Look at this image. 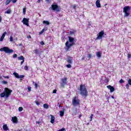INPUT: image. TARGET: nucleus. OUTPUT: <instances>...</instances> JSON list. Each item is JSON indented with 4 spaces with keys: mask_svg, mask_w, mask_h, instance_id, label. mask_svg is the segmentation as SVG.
Returning a JSON list of instances; mask_svg holds the SVG:
<instances>
[{
    "mask_svg": "<svg viewBox=\"0 0 131 131\" xmlns=\"http://www.w3.org/2000/svg\"><path fill=\"white\" fill-rule=\"evenodd\" d=\"M69 41H67L65 43L66 46V51L67 52H69L71 51L70 49H71L72 47L73 46H75V43L74 42V38L71 36H69Z\"/></svg>",
    "mask_w": 131,
    "mask_h": 131,
    "instance_id": "nucleus-1",
    "label": "nucleus"
},
{
    "mask_svg": "<svg viewBox=\"0 0 131 131\" xmlns=\"http://www.w3.org/2000/svg\"><path fill=\"white\" fill-rule=\"evenodd\" d=\"M80 95L84 98H86L89 96V92L85 85L81 84L79 86Z\"/></svg>",
    "mask_w": 131,
    "mask_h": 131,
    "instance_id": "nucleus-2",
    "label": "nucleus"
},
{
    "mask_svg": "<svg viewBox=\"0 0 131 131\" xmlns=\"http://www.w3.org/2000/svg\"><path fill=\"white\" fill-rule=\"evenodd\" d=\"M12 92H13V91L8 88H5L4 89V92L0 94L1 97L5 98V97H6V98H9V97L11 96Z\"/></svg>",
    "mask_w": 131,
    "mask_h": 131,
    "instance_id": "nucleus-3",
    "label": "nucleus"
},
{
    "mask_svg": "<svg viewBox=\"0 0 131 131\" xmlns=\"http://www.w3.org/2000/svg\"><path fill=\"white\" fill-rule=\"evenodd\" d=\"M72 103L74 106H78L80 105V100L78 99V96H75L72 99Z\"/></svg>",
    "mask_w": 131,
    "mask_h": 131,
    "instance_id": "nucleus-4",
    "label": "nucleus"
},
{
    "mask_svg": "<svg viewBox=\"0 0 131 131\" xmlns=\"http://www.w3.org/2000/svg\"><path fill=\"white\" fill-rule=\"evenodd\" d=\"M0 52H5L6 54H12L14 51L12 49H10L8 47H4L0 49Z\"/></svg>",
    "mask_w": 131,
    "mask_h": 131,
    "instance_id": "nucleus-5",
    "label": "nucleus"
},
{
    "mask_svg": "<svg viewBox=\"0 0 131 131\" xmlns=\"http://www.w3.org/2000/svg\"><path fill=\"white\" fill-rule=\"evenodd\" d=\"M129 11H130V7L129 6H125L123 8L124 17H128L129 16V13H128Z\"/></svg>",
    "mask_w": 131,
    "mask_h": 131,
    "instance_id": "nucleus-6",
    "label": "nucleus"
},
{
    "mask_svg": "<svg viewBox=\"0 0 131 131\" xmlns=\"http://www.w3.org/2000/svg\"><path fill=\"white\" fill-rule=\"evenodd\" d=\"M51 9L53 11H56V12H60V11H61V8H60V6H58L57 4L52 5Z\"/></svg>",
    "mask_w": 131,
    "mask_h": 131,
    "instance_id": "nucleus-7",
    "label": "nucleus"
},
{
    "mask_svg": "<svg viewBox=\"0 0 131 131\" xmlns=\"http://www.w3.org/2000/svg\"><path fill=\"white\" fill-rule=\"evenodd\" d=\"M61 82L60 83V86L61 88H65V85L67 84V77H64L61 79Z\"/></svg>",
    "mask_w": 131,
    "mask_h": 131,
    "instance_id": "nucleus-8",
    "label": "nucleus"
},
{
    "mask_svg": "<svg viewBox=\"0 0 131 131\" xmlns=\"http://www.w3.org/2000/svg\"><path fill=\"white\" fill-rule=\"evenodd\" d=\"M104 33H105L104 32L103 30L99 32L98 34L97 35V36L96 38V40H97L98 39H102V38H103V36Z\"/></svg>",
    "mask_w": 131,
    "mask_h": 131,
    "instance_id": "nucleus-9",
    "label": "nucleus"
},
{
    "mask_svg": "<svg viewBox=\"0 0 131 131\" xmlns=\"http://www.w3.org/2000/svg\"><path fill=\"white\" fill-rule=\"evenodd\" d=\"M21 22L24 25H26V26L29 27V18H26L24 17Z\"/></svg>",
    "mask_w": 131,
    "mask_h": 131,
    "instance_id": "nucleus-10",
    "label": "nucleus"
},
{
    "mask_svg": "<svg viewBox=\"0 0 131 131\" xmlns=\"http://www.w3.org/2000/svg\"><path fill=\"white\" fill-rule=\"evenodd\" d=\"M106 88H107V89H108V90H110L111 93H113V92H114V91H115V89L114 88V87L111 86V85H107V86H106Z\"/></svg>",
    "mask_w": 131,
    "mask_h": 131,
    "instance_id": "nucleus-11",
    "label": "nucleus"
},
{
    "mask_svg": "<svg viewBox=\"0 0 131 131\" xmlns=\"http://www.w3.org/2000/svg\"><path fill=\"white\" fill-rule=\"evenodd\" d=\"M18 60H21L20 62V65H23V63H24V56H20L19 57H18L17 58Z\"/></svg>",
    "mask_w": 131,
    "mask_h": 131,
    "instance_id": "nucleus-12",
    "label": "nucleus"
},
{
    "mask_svg": "<svg viewBox=\"0 0 131 131\" xmlns=\"http://www.w3.org/2000/svg\"><path fill=\"white\" fill-rule=\"evenodd\" d=\"M11 121H12L13 123H18V118H17L16 116L13 117Z\"/></svg>",
    "mask_w": 131,
    "mask_h": 131,
    "instance_id": "nucleus-13",
    "label": "nucleus"
},
{
    "mask_svg": "<svg viewBox=\"0 0 131 131\" xmlns=\"http://www.w3.org/2000/svg\"><path fill=\"white\" fill-rule=\"evenodd\" d=\"M72 60H73L72 57L68 56V59H67V62H68L69 64H72Z\"/></svg>",
    "mask_w": 131,
    "mask_h": 131,
    "instance_id": "nucleus-14",
    "label": "nucleus"
},
{
    "mask_svg": "<svg viewBox=\"0 0 131 131\" xmlns=\"http://www.w3.org/2000/svg\"><path fill=\"white\" fill-rule=\"evenodd\" d=\"M65 112V108H62L61 111L59 112L60 117L64 116V113Z\"/></svg>",
    "mask_w": 131,
    "mask_h": 131,
    "instance_id": "nucleus-15",
    "label": "nucleus"
},
{
    "mask_svg": "<svg viewBox=\"0 0 131 131\" xmlns=\"http://www.w3.org/2000/svg\"><path fill=\"white\" fill-rule=\"evenodd\" d=\"M51 121L50 122L51 123H55V116L53 115H51Z\"/></svg>",
    "mask_w": 131,
    "mask_h": 131,
    "instance_id": "nucleus-16",
    "label": "nucleus"
},
{
    "mask_svg": "<svg viewBox=\"0 0 131 131\" xmlns=\"http://www.w3.org/2000/svg\"><path fill=\"white\" fill-rule=\"evenodd\" d=\"M96 6L97 8H101V3H100V0L96 1Z\"/></svg>",
    "mask_w": 131,
    "mask_h": 131,
    "instance_id": "nucleus-17",
    "label": "nucleus"
},
{
    "mask_svg": "<svg viewBox=\"0 0 131 131\" xmlns=\"http://www.w3.org/2000/svg\"><path fill=\"white\" fill-rule=\"evenodd\" d=\"M4 130H9V127H8V125L7 124H5L3 126Z\"/></svg>",
    "mask_w": 131,
    "mask_h": 131,
    "instance_id": "nucleus-18",
    "label": "nucleus"
},
{
    "mask_svg": "<svg viewBox=\"0 0 131 131\" xmlns=\"http://www.w3.org/2000/svg\"><path fill=\"white\" fill-rule=\"evenodd\" d=\"M96 56L98 57V58H101V57H102V53L101 52L98 51L96 52Z\"/></svg>",
    "mask_w": 131,
    "mask_h": 131,
    "instance_id": "nucleus-19",
    "label": "nucleus"
},
{
    "mask_svg": "<svg viewBox=\"0 0 131 131\" xmlns=\"http://www.w3.org/2000/svg\"><path fill=\"white\" fill-rule=\"evenodd\" d=\"M13 75L16 77V78H18L19 77V74H18V73H13Z\"/></svg>",
    "mask_w": 131,
    "mask_h": 131,
    "instance_id": "nucleus-20",
    "label": "nucleus"
},
{
    "mask_svg": "<svg viewBox=\"0 0 131 131\" xmlns=\"http://www.w3.org/2000/svg\"><path fill=\"white\" fill-rule=\"evenodd\" d=\"M43 108H45V109H48L49 108V104H47V103H45L43 105Z\"/></svg>",
    "mask_w": 131,
    "mask_h": 131,
    "instance_id": "nucleus-21",
    "label": "nucleus"
},
{
    "mask_svg": "<svg viewBox=\"0 0 131 131\" xmlns=\"http://www.w3.org/2000/svg\"><path fill=\"white\" fill-rule=\"evenodd\" d=\"M34 54H35L36 55H37V54H38V53H39V50L37 49H35L34 50Z\"/></svg>",
    "mask_w": 131,
    "mask_h": 131,
    "instance_id": "nucleus-22",
    "label": "nucleus"
},
{
    "mask_svg": "<svg viewBox=\"0 0 131 131\" xmlns=\"http://www.w3.org/2000/svg\"><path fill=\"white\" fill-rule=\"evenodd\" d=\"M43 24H47V25H50V22L49 21L43 20Z\"/></svg>",
    "mask_w": 131,
    "mask_h": 131,
    "instance_id": "nucleus-23",
    "label": "nucleus"
},
{
    "mask_svg": "<svg viewBox=\"0 0 131 131\" xmlns=\"http://www.w3.org/2000/svg\"><path fill=\"white\" fill-rule=\"evenodd\" d=\"M33 84H34V85H35V89H37V88H38V85H37V83H35L34 81H33Z\"/></svg>",
    "mask_w": 131,
    "mask_h": 131,
    "instance_id": "nucleus-24",
    "label": "nucleus"
},
{
    "mask_svg": "<svg viewBox=\"0 0 131 131\" xmlns=\"http://www.w3.org/2000/svg\"><path fill=\"white\" fill-rule=\"evenodd\" d=\"M5 14H11L10 9H8L6 11H5Z\"/></svg>",
    "mask_w": 131,
    "mask_h": 131,
    "instance_id": "nucleus-25",
    "label": "nucleus"
},
{
    "mask_svg": "<svg viewBox=\"0 0 131 131\" xmlns=\"http://www.w3.org/2000/svg\"><path fill=\"white\" fill-rule=\"evenodd\" d=\"M10 3H11V0H7L5 3V5L7 6V5H9V4H10Z\"/></svg>",
    "mask_w": 131,
    "mask_h": 131,
    "instance_id": "nucleus-26",
    "label": "nucleus"
},
{
    "mask_svg": "<svg viewBox=\"0 0 131 131\" xmlns=\"http://www.w3.org/2000/svg\"><path fill=\"white\" fill-rule=\"evenodd\" d=\"M25 77V76L21 75H19L18 78H21V79H23Z\"/></svg>",
    "mask_w": 131,
    "mask_h": 131,
    "instance_id": "nucleus-27",
    "label": "nucleus"
},
{
    "mask_svg": "<svg viewBox=\"0 0 131 131\" xmlns=\"http://www.w3.org/2000/svg\"><path fill=\"white\" fill-rule=\"evenodd\" d=\"M18 111H19V112H21V111H23V107H19L18 108Z\"/></svg>",
    "mask_w": 131,
    "mask_h": 131,
    "instance_id": "nucleus-28",
    "label": "nucleus"
},
{
    "mask_svg": "<svg viewBox=\"0 0 131 131\" xmlns=\"http://www.w3.org/2000/svg\"><path fill=\"white\" fill-rule=\"evenodd\" d=\"M23 14L25 15L26 14V8H23Z\"/></svg>",
    "mask_w": 131,
    "mask_h": 131,
    "instance_id": "nucleus-29",
    "label": "nucleus"
},
{
    "mask_svg": "<svg viewBox=\"0 0 131 131\" xmlns=\"http://www.w3.org/2000/svg\"><path fill=\"white\" fill-rule=\"evenodd\" d=\"M93 117H94V114H91L90 116V121H92V120H93Z\"/></svg>",
    "mask_w": 131,
    "mask_h": 131,
    "instance_id": "nucleus-30",
    "label": "nucleus"
},
{
    "mask_svg": "<svg viewBox=\"0 0 131 131\" xmlns=\"http://www.w3.org/2000/svg\"><path fill=\"white\" fill-rule=\"evenodd\" d=\"M104 81H105V83H108V82H109V79L105 78L104 79Z\"/></svg>",
    "mask_w": 131,
    "mask_h": 131,
    "instance_id": "nucleus-31",
    "label": "nucleus"
},
{
    "mask_svg": "<svg viewBox=\"0 0 131 131\" xmlns=\"http://www.w3.org/2000/svg\"><path fill=\"white\" fill-rule=\"evenodd\" d=\"M66 67H67V68H71L72 66L71 64H67Z\"/></svg>",
    "mask_w": 131,
    "mask_h": 131,
    "instance_id": "nucleus-32",
    "label": "nucleus"
},
{
    "mask_svg": "<svg viewBox=\"0 0 131 131\" xmlns=\"http://www.w3.org/2000/svg\"><path fill=\"white\" fill-rule=\"evenodd\" d=\"M2 83L3 84H7V83H8V82L7 81L3 80L2 81Z\"/></svg>",
    "mask_w": 131,
    "mask_h": 131,
    "instance_id": "nucleus-33",
    "label": "nucleus"
},
{
    "mask_svg": "<svg viewBox=\"0 0 131 131\" xmlns=\"http://www.w3.org/2000/svg\"><path fill=\"white\" fill-rule=\"evenodd\" d=\"M46 3H47V4H51V2H52V0H45Z\"/></svg>",
    "mask_w": 131,
    "mask_h": 131,
    "instance_id": "nucleus-34",
    "label": "nucleus"
},
{
    "mask_svg": "<svg viewBox=\"0 0 131 131\" xmlns=\"http://www.w3.org/2000/svg\"><path fill=\"white\" fill-rule=\"evenodd\" d=\"M92 54H88V58H89V60H90V59H91V58H92Z\"/></svg>",
    "mask_w": 131,
    "mask_h": 131,
    "instance_id": "nucleus-35",
    "label": "nucleus"
},
{
    "mask_svg": "<svg viewBox=\"0 0 131 131\" xmlns=\"http://www.w3.org/2000/svg\"><path fill=\"white\" fill-rule=\"evenodd\" d=\"M43 32H45V29H43L41 31H40L39 32V34H42V33H43Z\"/></svg>",
    "mask_w": 131,
    "mask_h": 131,
    "instance_id": "nucleus-36",
    "label": "nucleus"
},
{
    "mask_svg": "<svg viewBox=\"0 0 131 131\" xmlns=\"http://www.w3.org/2000/svg\"><path fill=\"white\" fill-rule=\"evenodd\" d=\"M128 84H129V85H131V79H129L128 80Z\"/></svg>",
    "mask_w": 131,
    "mask_h": 131,
    "instance_id": "nucleus-37",
    "label": "nucleus"
},
{
    "mask_svg": "<svg viewBox=\"0 0 131 131\" xmlns=\"http://www.w3.org/2000/svg\"><path fill=\"white\" fill-rule=\"evenodd\" d=\"M6 34H7V32H5L2 35V37H5L6 36Z\"/></svg>",
    "mask_w": 131,
    "mask_h": 131,
    "instance_id": "nucleus-38",
    "label": "nucleus"
},
{
    "mask_svg": "<svg viewBox=\"0 0 131 131\" xmlns=\"http://www.w3.org/2000/svg\"><path fill=\"white\" fill-rule=\"evenodd\" d=\"M57 106L59 107V108H61L62 107L60 102L57 103Z\"/></svg>",
    "mask_w": 131,
    "mask_h": 131,
    "instance_id": "nucleus-39",
    "label": "nucleus"
},
{
    "mask_svg": "<svg viewBox=\"0 0 131 131\" xmlns=\"http://www.w3.org/2000/svg\"><path fill=\"white\" fill-rule=\"evenodd\" d=\"M126 89H127V90H128L129 89V84H126Z\"/></svg>",
    "mask_w": 131,
    "mask_h": 131,
    "instance_id": "nucleus-40",
    "label": "nucleus"
},
{
    "mask_svg": "<svg viewBox=\"0 0 131 131\" xmlns=\"http://www.w3.org/2000/svg\"><path fill=\"white\" fill-rule=\"evenodd\" d=\"M120 83H124V81L122 80V79H121L120 81H119Z\"/></svg>",
    "mask_w": 131,
    "mask_h": 131,
    "instance_id": "nucleus-41",
    "label": "nucleus"
},
{
    "mask_svg": "<svg viewBox=\"0 0 131 131\" xmlns=\"http://www.w3.org/2000/svg\"><path fill=\"white\" fill-rule=\"evenodd\" d=\"M5 38L4 37H3L2 36H1V37L0 38V41H3V40H4V39Z\"/></svg>",
    "mask_w": 131,
    "mask_h": 131,
    "instance_id": "nucleus-42",
    "label": "nucleus"
},
{
    "mask_svg": "<svg viewBox=\"0 0 131 131\" xmlns=\"http://www.w3.org/2000/svg\"><path fill=\"white\" fill-rule=\"evenodd\" d=\"M127 58H128V59H130V58H131V54H127Z\"/></svg>",
    "mask_w": 131,
    "mask_h": 131,
    "instance_id": "nucleus-43",
    "label": "nucleus"
},
{
    "mask_svg": "<svg viewBox=\"0 0 131 131\" xmlns=\"http://www.w3.org/2000/svg\"><path fill=\"white\" fill-rule=\"evenodd\" d=\"M35 103H36V105H37V106H39V102L37 101H35Z\"/></svg>",
    "mask_w": 131,
    "mask_h": 131,
    "instance_id": "nucleus-44",
    "label": "nucleus"
},
{
    "mask_svg": "<svg viewBox=\"0 0 131 131\" xmlns=\"http://www.w3.org/2000/svg\"><path fill=\"white\" fill-rule=\"evenodd\" d=\"M40 44L41 46H43L45 45V42H43V41H41L40 42Z\"/></svg>",
    "mask_w": 131,
    "mask_h": 131,
    "instance_id": "nucleus-45",
    "label": "nucleus"
},
{
    "mask_svg": "<svg viewBox=\"0 0 131 131\" xmlns=\"http://www.w3.org/2000/svg\"><path fill=\"white\" fill-rule=\"evenodd\" d=\"M25 70H28V67L27 66H25L24 67Z\"/></svg>",
    "mask_w": 131,
    "mask_h": 131,
    "instance_id": "nucleus-46",
    "label": "nucleus"
},
{
    "mask_svg": "<svg viewBox=\"0 0 131 131\" xmlns=\"http://www.w3.org/2000/svg\"><path fill=\"white\" fill-rule=\"evenodd\" d=\"M28 92H31V87L28 86Z\"/></svg>",
    "mask_w": 131,
    "mask_h": 131,
    "instance_id": "nucleus-47",
    "label": "nucleus"
},
{
    "mask_svg": "<svg viewBox=\"0 0 131 131\" xmlns=\"http://www.w3.org/2000/svg\"><path fill=\"white\" fill-rule=\"evenodd\" d=\"M70 34H71V35H72V34H74V31H70Z\"/></svg>",
    "mask_w": 131,
    "mask_h": 131,
    "instance_id": "nucleus-48",
    "label": "nucleus"
},
{
    "mask_svg": "<svg viewBox=\"0 0 131 131\" xmlns=\"http://www.w3.org/2000/svg\"><path fill=\"white\" fill-rule=\"evenodd\" d=\"M3 77L4 78H7V79H9V78H10V77L9 76H4Z\"/></svg>",
    "mask_w": 131,
    "mask_h": 131,
    "instance_id": "nucleus-49",
    "label": "nucleus"
},
{
    "mask_svg": "<svg viewBox=\"0 0 131 131\" xmlns=\"http://www.w3.org/2000/svg\"><path fill=\"white\" fill-rule=\"evenodd\" d=\"M10 41H13V37L12 36L10 37Z\"/></svg>",
    "mask_w": 131,
    "mask_h": 131,
    "instance_id": "nucleus-50",
    "label": "nucleus"
},
{
    "mask_svg": "<svg viewBox=\"0 0 131 131\" xmlns=\"http://www.w3.org/2000/svg\"><path fill=\"white\" fill-rule=\"evenodd\" d=\"M53 94H56L57 93V90L55 89L53 91Z\"/></svg>",
    "mask_w": 131,
    "mask_h": 131,
    "instance_id": "nucleus-51",
    "label": "nucleus"
},
{
    "mask_svg": "<svg viewBox=\"0 0 131 131\" xmlns=\"http://www.w3.org/2000/svg\"><path fill=\"white\" fill-rule=\"evenodd\" d=\"M17 0H12V3H13V4H15V3H17Z\"/></svg>",
    "mask_w": 131,
    "mask_h": 131,
    "instance_id": "nucleus-52",
    "label": "nucleus"
},
{
    "mask_svg": "<svg viewBox=\"0 0 131 131\" xmlns=\"http://www.w3.org/2000/svg\"><path fill=\"white\" fill-rule=\"evenodd\" d=\"M17 54H14V55H13V58H17Z\"/></svg>",
    "mask_w": 131,
    "mask_h": 131,
    "instance_id": "nucleus-53",
    "label": "nucleus"
},
{
    "mask_svg": "<svg viewBox=\"0 0 131 131\" xmlns=\"http://www.w3.org/2000/svg\"><path fill=\"white\" fill-rule=\"evenodd\" d=\"M2 20H3V17H2V16H0V23L2 22Z\"/></svg>",
    "mask_w": 131,
    "mask_h": 131,
    "instance_id": "nucleus-54",
    "label": "nucleus"
},
{
    "mask_svg": "<svg viewBox=\"0 0 131 131\" xmlns=\"http://www.w3.org/2000/svg\"><path fill=\"white\" fill-rule=\"evenodd\" d=\"M84 59H85V57L84 56L82 57L81 58V60L83 61V60H84Z\"/></svg>",
    "mask_w": 131,
    "mask_h": 131,
    "instance_id": "nucleus-55",
    "label": "nucleus"
},
{
    "mask_svg": "<svg viewBox=\"0 0 131 131\" xmlns=\"http://www.w3.org/2000/svg\"><path fill=\"white\" fill-rule=\"evenodd\" d=\"M36 123H38V124H40V121H37Z\"/></svg>",
    "mask_w": 131,
    "mask_h": 131,
    "instance_id": "nucleus-56",
    "label": "nucleus"
},
{
    "mask_svg": "<svg viewBox=\"0 0 131 131\" xmlns=\"http://www.w3.org/2000/svg\"><path fill=\"white\" fill-rule=\"evenodd\" d=\"M81 116H82L81 114L79 115V118H81Z\"/></svg>",
    "mask_w": 131,
    "mask_h": 131,
    "instance_id": "nucleus-57",
    "label": "nucleus"
},
{
    "mask_svg": "<svg viewBox=\"0 0 131 131\" xmlns=\"http://www.w3.org/2000/svg\"><path fill=\"white\" fill-rule=\"evenodd\" d=\"M18 46H19V47H21V46H22V43H19Z\"/></svg>",
    "mask_w": 131,
    "mask_h": 131,
    "instance_id": "nucleus-58",
    "label": "nucleus"
},
{
    "mask_svg": "<svg viewBox=\"0 0 131 131\" xmlns=\"http://www.w3.org/2000/svg\"><path fill=\"white\" fill-rule=\"evenodd\" d=\"M37 2L38 3H40V0H38V1H37Z\"/></svg>",
    "mask_w": 131,
    "mask_h": 131,
    "instance_id": "nucleus-59",
    "label": "nucleus"
},
{
    "mask_svg": "<svg viewBox=\"0 0 131 131\" xmlns=\"http://www.w3.org/2000/svg\"><path fill=\"white\" fill-rule=\"evenodd\" d=\"M111 98H112V99H114V96H112Z\"/></svg>",
    "mask_w": 131,
    "mask_h": 131,
    "instance_id": "nucleus-60",
    "label": "nucleus"
},
{
    "mask_svg": "<svg viewBox=\"0 0 131 131\" xmlns=\"http://www.w3.org/2000/svg\"><path fill=\"white\" fill-rule=\"evenodd\" d=\"M73 8H74V9H75V8H76V6H74Z\"/></svg>",
    "mask_w": 131,
    "mask_h": 131,
    "instance_id": "nucleus-61",
    "label": "nucleus"
},
{
    "mask_svg": "<svg viewBox=\"0 0 131 131\" xmlns=\"http://www.w3.org/2000/svg\"><path fill=\"white\" fill-rule=\"evenodd\" d=\"M29 38H31V36H29Z\"/></svg>",
    "mask_w": 131,
    "mask_h": 131,
    "instance_id": "nucleus-62",
    "label": "nucleus"
},
{
    "mask_svg": "<svg viewBox=\"0 0 131 131\" xmlns=\"http://www.w3.org/2000/svg\"><path fill=\"white\" fill-rule=\"evenodd\" d=\"M89 124H90V123H87V125H89Z\"/></svg>",
    "mask_w": 131,
    "mask_h": 131,
    "instance_id": "nucleus-63",
    "label": "nucleus"
},
{
    "mask_svg": "<svg viewBox=\"0 0 131 131\" xmlns=\"http://www.w3.org/2000/svg\"><path fill=\"white\" fill-rule=\"evenodd\" d=\"M2 78V76H0V79Z\"/></svg>",
    "mask_w": 131,
    "mask_h": 131,
    "instance_id": "nucleus-64",
    "label": "nucleus"
}]
</instances>
